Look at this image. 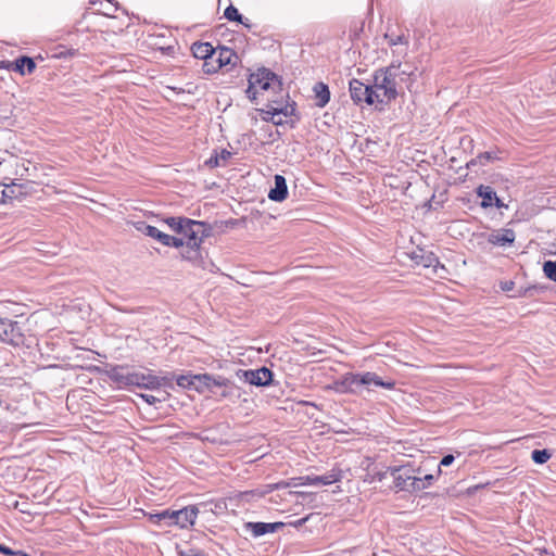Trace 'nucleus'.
I'll list each match as a JSON object with an SVG mask.
<instances>
[{
    "label": "nucleus",
    "instance_id": "393cba45",
    "mask_svg": "<svg viewBox=\"0 0 556 556\" xmlns=\"http://www.w3.org/2000/svg\"><path fill=\"white\" fill-rule=\"evenodd\" d=\"M193 378H200V379L199 380L193 379L192 390H194L199 393H203L204 391H206L208 389L207 381H210V374L193 375Z\"/></svg>",
    "mask_w": 556,
    "mask_h": 556
},
{
    "label": "nucleus",
    "instance_id": "c03bdc74",
    "mask_svg": "<svg viewBox=\"0 0 556 556\" xmlns=\"http://www.w3.org/2000/svg\"><path fill=\"white\" fill-rule=\"evenodd\" d=\"M218 156L219 161L223 162V165L225 166L229 159L231 157V152L227 149H223L220 152H215Z\"/></svg>",
    "mask_w": 556,
    "mask_h": 556
},
{
    "label": "nucleus",
    "instance_id": "c756f323",
    "mask_svg": "<svg viewBox=\"0 0 556 556\" xmlns=\"http://www.w3.org/2000/svg\"><path fill=\"white\" fill-rule=\"evenodd\" d=\"M187 219V217H167L164 222L174 232L180 233Z\"/></svg>",
    "mask_w": 556,
    "mask_h": 556
},
{
    "label": "nucleus",
    "instance_id": "f704fd0d",
    "mask_svg": "<svg viewBox=\"0 0 556 556\" xmlns=\"http://www.w3.org/2000/svg\"><path fill=\"white\" fill-rule=\"evenodd\" d=\"M174 379H176V377L169 372H166L163 376H157V380H159L157 390H160L163 387L173 389L174 388V383H173Z\"/></svg>",
    "mask_w": 556,
    "mask_h": 556
},
{
    "label": "nucleus",
    "instance_id": "a19ab883",
    "mask_svg": "<svg viewBox=\"0 0 556 556\" xmlns=\"http://www.w3.org/2000/svg\"><path fill=\"white\" fill-rule=\"evenodd\" d=\"M138 396H140L149 405H155L156 403H160L161 401L166 400V397H163V400H161L154 395L147 394V393H139Z\"/></svg>",
    "mask_w": 556,
    "mask_h": 556
},
{
    "label": "nucleus",
    "instance_id": "dca6fc26",
    "mask_svg": "<svg viewBox=\"0 0 556 556\" xmlns=\"http://www.w3.org/2000/svg\"><path fill=\"white\" fill-rule=\"evenodd\" d=\"M412 260L415 264L421 265L425 268H435L440 264V261L434 253L424 250L413 252Z\"/></svg>",
    "mask_w": 556,
    "mask_h": 556
},
{
    "label": "nucleus",
    "instance_id": "79ce46f5",
    "mask_svg": "<svg viewBox=\"0 0 556 556\" xmlns=\"http://www.w3.org/2000/svg\"><path fill=\"white\" fill-rule=\"evenodd\" d=\"M454 459L452 454L444 455L438 466V475H441V466L447 467L453 464Z\"/></svg>",
    "mask_w": 556,
    "mask_h": 556
},
{
    "label": "nucleus",
    "instance_id": "72a5a7b5",
    "mask_svg": "<svg viewBox=\"0 0 556 556\" xmlns=\"http://www.w3.org/2000/svg\"><path fill=\"white\" fill-rule=\"evenodd\" d=\"M544 275L556 282V260L555 261H545L543 264Z\"/></svg>",
    "mask_w": 556,
    "mask_h": 556
},
{
    "label": "nucleus",
    "instance_id": "8fccbe9b",
    "mask_svg": "<svg viewBox=\"0 0 556 556\" xmlns=\"http://www.w3.org/2000/svg\"><path fill=\"white\" fill-rule=\"evenodd\" d=\"M514 287V282L513 281H505L504 283H502V289L504 291H509L511 290Z\"/></svg>",
    "mask_w": 556,
    "mask_h": 556
},
{
    "label": "nucleus",
    "instance_id": "6e6552de",
    "mask_svg": "<svg viewBox=\"0 0 556 556\" xmlns=\"http://www.w3.org/2000/svg\"><path fill=\"white\" fill-rule=\"evenodd\" d=\"M237 377L252 386L266 387L269 386L273 380V372L267 367L245 370L240 369L237 371Z\"/></svg>",
    "mask_w": 556,
    "mask_h": 556
},
{
    "label": "nucleus",
    "instance_id": "3c124183",
    "mask_svg": "<svg viewBox=\"0 0 556 556\" xmlns=\"http://www.w3.org/2000/svg\"><path fill=\"white\" fill-rule=\"evenodd\" d=\"M493 205L496 206V207H502L504 204L503 202L498 199V197L496 195V199L493 200Z\"/></svg>",
    "mask_w": 556,
    "mask_h": 556
},
{
    "label": "nucleus",
    "instance_id": "ea45409f",
    "mask_svg": "<svg viewBox=\"0 0 556 556\" xmlns=\"http://www.w3.org/2000/svg\"><path fill=\"white\" fill-rule=\"evenodd\" d=\"M266 493H267V491L251 490V491L242 492V493H241V495H240V497H241V500H249L250 497H257V498H261V497H263Z\"/></svg>",
    "mask_w": 556,
    "mask_h": 556
},
{
    "label": "nucleus",
    "instance_id": "a18cd8bd",
    "mask_svg": "<svg viewBox=\"0 0 556 556\" xmlns=\"http://www.w3.org/2000/svg\"><path fill=\"white\" fill-rule=\"evenodd\" d=\"M0 553L3 555H7V556H13V555H17L18 552H15V551L11 549L10 547H8L3 544H0Z\"/></svg>",
    "mask_w": 556,
    "mask_h": 556
},
{
    "label": "nucleus",
    "instance_id": "b1692460",
    "mask_svg": "<svg viewBox=\"0 0 556 556\" xmlns=\"http://www.w3.org/2000/svg\"><path fill=\"white\" fill-rule=\"evenodd\" d=\"M390 475L389 467L386 470H377V468H372L367 470L366 475L364 476L363 481L365 483H375V482H381L387 478V476Z\"/></svg>",
    "mask_w": 556,
    "mask_h": 556
},
{
    "label": "nucleus",
    "instance_id": "603ef678",
    "mask_svg": "<svg viewBox=\"0 0 556 556\" xmlns=\"http://www.w3.org/2000/svg\"><path fill=\"white\" fill-rule=\"evenodd\" d=\"M271 121H273V123H274L275 125H282V124H283V122H282V119H281V118L276 117V116H274V115L271 116Z\"/></svg>",
    "mask_w": 556,
    "mask_h": 556
},
{
    "label": "nucleus",
    "instance_id": "39448f33",
    "mask_svg": "<svg viewBox=\"0 0 556 556\" xmlns=\"http://www.w3.org/2000/svg\"><path fill=\"white\" fill-rule=\"evenodd\" d=\"M281 86L277 75L267 68H258L249 77V86L247 89L248 98L254 101L261 91L268 89H279Z\"/></svg>",
    "mask_w": 556,
    "mask_h": 556
},
{
    "label": "nucleus",
    "instance_id": "4be33fe9",
    "mask_svg": "<svg viewBox=\"0 0 556 556\" xmlns=\"http://www.w3.org/2000/svg\"><path fill=\"white\" fill-rule=\"evenodd\" d=\"M217 61L219 62L217 64V67L223 68L224 66H227L229 64L235 63V61L238 59L235 51L230 48L220 47L216 50Z\"/></svg>",
    "mask_w": 556,
    "mask_h": 556
},
{
    "label": "nucleus",
    "instance_id": "412c9836",
    "mask_svg": "<svg viewBox=\"0 0 556 556\" xmlns=\"http://www.w3.org/2000/svg\"><path fill=\"white\" fill-rule=\"evenodd\" d=\"M313 90L316 98V105L318 108H325L330 101V91L328 86L324 83H317Z\"/></svg>",
    "mask_w": 556,
    "mask_h": 556
},
{
    "label": "nucleus",
    "instance_id": "de8ad7c7",
    "mask_svg": "<svg viewBox=\"0 0 556 556\" xmlns=\"http://www.w3.org/2000/svg\"><path fill=\"white\" fill-rule=\"evenodd\" d=\"M5 184L0 182V204H5Z\"/></svg>",
    "mask_w": 556,
    "mask_h": 556
},
{
    "label": "nucleus",
    "instance_id": "7c9ffc66",
    "mask_svg": "<svg viewBox=\"0 0 556 556\" xmlns=\"http://www.w3.org/2000/svg\"><path fill=\"white\" fill-rule=\"evenodd\" d=\"M552 457V453L546 450H533L531 453V458L535 464L543 465Z\"/></svg>",
    "mask_w": 556,
    "mask_h": 556
},
{
    "label": "nucleus",
    "instance_id": "2f4dec72",
    "mask_svg": "<svg viewBox=\"0 0 556 556\" xmlns=\"http://www.w3.org/2000/svg\"><path fill=\"white\" fill-rule=\"evenodd\" d=\"M218 63L219 62L217 61L216 49H214L212 60H205L202 64V70L205 74H214L220 70L219 67H217Z\"/></svg>",
    "mask_w": 556,
    "mask_h": 556
},
{
    "label": "nucleus",
    "instance_id": "473e14b6",
    "mask_svg": "<svg viewBox=\"0 0 556 556\" xmlns=\"http://www.w3.org/2000/svg\"><path fill=\"white\" fill-rule=\"evenodd\" d=\"M193 379L194 378L192 374H186L177 376L175 380L178 387L182 389L192 390ZM197 379L199 380L200 378Z\"/></svg>",
    "mask_w": 556,
    "mask_h": 556
},
{
    "label": "nucleus",
    "instance_id": "20e7f679",
    "mask_svg": "<svg viewBox=\"0 0 556 556\" xmlns=\"http://www.w3.org/2000/svg\"><path fill=\"white\" fill-rule=\"evenodd\" d=\"M111 379L125 387H138L150 391H156L159 384L157 375L150 369L146 372L113 369Z\"/></svg>",
    "mask_w": 556,
    "mask_h": 556
},
{
    "label": "nucleus",
    "instance_id": "0eeeda50",
    "mask_svg": "<svg viewBox=\"0 0 556 556\" xmlns=\"http://www.w3.org/2000/svg\"><path fill=\"white\" fill-rule=\"evenodd\" d=\"M0 341L14 346L24 343V334L17 321L0 318Z\"/></svg>",
    "mask_w": 556,
    "mask_h": 556
},
{
    "label": "nucleus",
    "instance_id": "5701e85b",
    "mask_svg": "<svg viewBox=\"0 0 556 556\" xmlns=\"http://www.w3.org/2000/svg\"><path fill=\"white\" fill-rule=\"evenodd\" d=\"M477 194L482 199L481 206L486 208L493 206V200L496 199V192L490 186L480 185L477 188Z\"/></svg>",
    "mask_w": 556,
    "mask_h": 556
},
{
    "label": "nucleus",
    "instance_id": "aec40b11",
    "mask_svg": "<svg viewBox=\"0 0 556 556\" xmlns=\"http://www.w3.org/2000/svg\"><path fill=\"white\" fill-rule=\"evenodd\" d=\"M384 38L388 41V45L391 47L403 46L404 48L397 50L396 52L399 55H406L408 45H409V39L407 36H405L404 34H402V35L386 34Z\"/></svg>",
    "mask_w": 556,
    "mask_h": 556
},
{
    "label": "nucleus",
    "instance_id": "ddd939ff",
    "mask_svg": "<svg viewBox=\"0 0 556 556\" xmlns=\"http://www.w3.org/2000/svg\"><path fill=\"white\" fill-rule=\"evenodd\" d=\"M361 387L370 390V387L383 388L386 390H393L395 387L394 380H383L380 376L372 371L359 372Z\"/></svg>",
    "mask_w": 556,
    "mask_h": 556
},
{
    "label": "nucleus",
    "instance_id": "4468645a",
    "mask_svg": "<svg viewBox=\"0 0 556 556\" xmlns=\"http://www.w3.org/2000/svg\"><path fill=\"white\" fill-rule=\"evenodd\" d=\"M285 526L283 522H245L244 530L253 538H260L273 533Z\"/></svg>",
    "mask_w": 556,
    "mask_h": 556
},
{
    "label": "nucleus",
    "instance_id": "9d476101",
    "mask_svg": "<svg viewBox=\"0 0 556 556\" xmlns=\"http://www.w3.org/2000/svg\"><path fill=\"white\" fill-rule=\"evenodd\" d=\"M33 191V182L29 180L14 179L11 184H5V203L12 202L13 200H23Z\"/></svg>",
    "mask_w": 556,
    "mask_h": 556
},
{
    "label": "nucleus",
    "instance_id": "c85d7f7f",
    "mask_svg": "<svg viewBox=\"0 0 556 556\" xmlns=\"http://www.w3.org/2000/svg\"><path fill=\"white\" fill-rule=\"evenodd\" d=\"M224 16L228 21L238 22V23H241V24L248 26V24H245L243 22V16L239 13L238 9L236 7H233L232 4L228 5L225 9Z\"/></svg>",
    "mask_w": 556,
    "mask_h": 556
},
{
    "label": "nucleus",
    "instance_id": "864d4df0",
    "mask_svg": "<svg viewBox=\"0 0 556 556\" xmlns=\"http://www.w3.org/2000/svg\"><path fill=\"white\" fill-rule=\"evenodd\" d=\"M17 552H18V553H17V555H21V556H30V555H28L27 553H24V552H22V551H17Z\"/></svg>",
    "mask_w": 556,
    "mask_h": 556
},
{
    "label": "nucleus",
    "instance_id": "f3484780",
    "mask_svg": "<svg viewBox=\"0 0 556 556\" xmlns=\"http://www.w3.org/2000/svg\"><path fill=\"white\" fill-rule=\"evenodd\" d=\"M288 197L286 178L282 175H275V187L270 189L268 198L275 202H281Z\"/></svg>",
    "mask_w": 556,
    "mask_h": 556
},
{
    "label": "nucleus",
    "instance_id": "37998d69",
    "mask_svg": "<svg viewBox=\"0 0 556 556\" xmlns=\"http://www.w3.org/2000/svg\"><path fill=\"white\" fill-rule=\"evenodd\" d=\"M205 165H207L208 167H212V168L213 167L224 166L223 162L219 161V159L216 155V153L212 154L210 156V159L205 161Z\"/></svg>",
    "mask_w": 556,
    "mask_h": 556
},
{
    "label": "nucleus",
    "instance_id": "423d86ee",
    "mask_svg": "<svg viewBox=\"0 0 556 556\" xmlns=\"http://www.w3.org/2000/svg\"><path fill=\"white\" fill-rule=\"evenodd\" d=\"M349 90L351 99L357 105L363 103L371 105L377 102V98H379V93L372 86L365 85L356 78L350 80Z\"/></svg>",
    "mask_w": 556,
    "mask_h": 556
},
{
    "label": "nucleus",
    "instance_id": "9b49d317",
    "mask_svg": "<svg viewBox=\"0 0 556 556\" xmlns=\"http://www.w3.org/2000/svg\"><path fill=\"white\" fill-rule=\"evenodd\" d=\"M359 374L346 372L340 379H337L331 389L337 393L356 394L361 391Z\"/></svg>",
    "mask_w": 556,
    "mask_h": 556
},
{
    "label": "nucleus",
    "instance_id": "1a4fd4ad",
    "mask_svg": "<svg viewBox=\"0 0 556 556\" xmlns=\"http://www.w3.org/2000/svg\"><path fill=\"white\" fill-rule=\"evenodd\" d=\"M342 479V470L339 468H332L325 475H306L296 478L298 483L295 485H330Z\"/></svg>",
    "mask_w": 556,
    "mask_h": 556
},
{
    "label": "nucleus",
    "instance_id": "7ed1b4c3",
    "mask_svg": "<svg viewBox=\"0 0 556 556\" xmlns=\"http://www.w3.org/2000/svg\"><path fill=\"white\" fill-rule=\"evenodd\" d=\"M205 223L188 218L185 223L181 232V238H185L186 251L182 252L185 260L195 262L200 258V247L202 244L205 233Z\"/></svg>",
    "mask_w": 556,
    "mask_h": 556
},
{
    "label": "nucleus",
    "instance_id": "4c0bfd02",
    "mask_svg": "<svg viewBox=\"0 0 556 556\" xmlns=\"http://www.w3.org/2000/svg\"><path fill=\"white\" fill-rule=\"evenodd\" d=\"M164 247H173V248H184L186 247L185 238L174 237L168 235V240L164 241Z\"/></svg>",
    "mask_w": 556,
    "mask_h": 556
},
{
    "label": "nucleus",
    "instance_id": "49530a36",
    "mask_svg": "<svg viewBox=\"0 0 556 556\" xmlns=\"http://www.w3.org/2000/svg\"><path fill=\"white\" fill-rule=\"evenodd\" d=\"M309 519V515L304 517V518H301V519H298L295 521H292L290 522V525L294 528H300L302 527L307 520Z\"/></svg>",
    "mask_w": 556,
    "mask_h": 556
},
{
    "label": "nucleus",
    "instance_id": "c9c22d12",
    "mask_svg": "<svg viewBox=\"0 0 556 556\" xmlns=\"http://www.w3.org/2000/svg\"><path fill=\"white\" fill-rule=\"evenodd\" d=\"M14 162H15V167H16L15 175L20 176L21 179L23 177L27 176L29 168H28V166H26V161L23 159H15ZM27 164L29 165L30 163L27 162Z\"/></svg>",
    "mask_w": 556,
    "mask_h": 556
},
{
    "label": "nucleus",
    "instance_id": "f8f14e48",
    "mask_svg": "<svg viewBox=\"0 0 556 556\" xmlns=\"http://www.w3.org/2000/svg\"><path fill=\"white\" fill-rule=\"evenodd\" d=\"M199 509L195 506L184 507L172 511V526L176 525L180 528L193 526L198 517Z\"/></svg>",
    "mask_w": 556,
    "mask_h": 556
},
{
    "label": "nucleus",
    "instance_id": "bb28decb",
    "mask_svg": "<svg viewBox=\"0 0 556 556\" xmlns=\"http://www.w3.org/2000/svg\"><path fill=\"white\" fill-rule=\"evenodd\" d=\"M15 64H16V70L20 71L22 74L25 73L24 72L25 67L27 70V73H31L36 67L35 61L29 56H21V58L16 59Z\"/></svg>",
    "mask_w": 556,
    "mask_h": 556
},
{
    "label": "nucleus",
    "instance_id": "a211bd4d",
    "mask_svg": "<svg viewBox=\"0 0 556 556\" xmlns=\"http://www.w3.org/2000/svg\"><path fill=\"white\" fill-rule=\"evenodd\" d=\"M136 229L143 233L144 236H148L152 239L157 240L160 243L164 244L165 240H168V235L159 230L156 227L151 226L147 224L146 222H137L135 224Z\"/></svg>",
    "mask_w": 556,
    "mask_h": 556
},
{
    "label": "nucleus",
    "instance_id": "f03ea898",
    "mask_svg": "<svg viewBox=\"0 0 556 556\" xmlns=\"http://www.w3.org/2000/svg\"><path fill=\"white\" fill-rule=\"evenodd\" d=\"M390 476L393 478L394 488L397 492L418 493L424 491L419 477L421 468H415L410 463L389 467Z\"/></svg>",
    "mask_w": 556,
    "mask_h": 556
},
{
    "label": "nucleus",
    "instance_id": "5fc2aeb1",
    "mask_svg": "<svg viewBox=\"0 0 556 556\" xmlns=\"http://www.w3.org/2000/svg\"><path fill=\"white\" fill-rule=\"evenodd\" d=\"M280 488V484H275L270 490Z\"/></svg>",
    "mask_w": 556,
    "mask_h": 556
},
{
    "label": "nucleus",
    "instance_id": "6ab92c4d",
    "mask_svg": "<svg viewBox=\"0 0 556 556\" xmlns=\"http://www.w3.org/2000/svg\"><path fill=\"white\" fill-rule=\"evenodd\" d=\"M214 47L210 42H194L191 46V51L194 58L203 60H212V54H214Z\"/></svg>",
    "mask_w": 556,
    "mask_h": 556
},
{
    "label": "nucleus",
    "instance_id": "a878e982",
    "mask_svg": "<svg viewBox=\"0 0 556 556\" xmlns=\"http://www.w3.org/2000/svg\"><path fill=\"white\" fill-rule=\"evenodd\" d=\"M172 511L173 510L165 509L156 514H151L149 518L154 523H164L166 526H172Z\"/></svg>",
    "mask_w": 556,
    "mask_h": 556
},
{
    "label": "nucleus",
    "instance_id": "cd10ccee",
    "mask_svg": "<svg viewBox=\"0 0 556 556\" xmlns=\"http://www.w3.org/2000/svg\"><path fill=\"white\" fill-rule=\"evenodd\" d=\"M230 384V380L223 376L210 375V381H207V391H213L214 388H227Z\"/></svg>",
    "mask_w": 556,
    "mask_h": 556
},
{
    "label": "nucleus",
    "instance_id": "2eb2a0df",
    "mask_svg": "<svg viewBox=\"0 0 556 556\" xmlns=\"http://www.w3.org/2000/svg\"><path fill=\"white\" fill-rule=\"evenodd\" d=\"M516 238L515 231L510 228H504L489 235L488 241L497 247H506L514 243Z\"/></svg>",
    "mask_w": 556,
    "mask_h": 556
},
{
    "label": "nucleus",
    "instance_id": "09e8293b",
    "mask_svg": "<svg viewBox=\"0 0 556 556\" xmlns=\"http://www.w3.org/2000/svg\"><path fill=\"white\" fill-rule=\"evenodd\" d=\"M479 159H480V160H485V161H491V160H493L494 157H493V155H492V153H491V152H484V153H481V154L479 155Z\"/></svg>",
    "mask_w": 556,
    "mask_h": 556
},
{
    "label": "nucleus",
    "instance_id": "e433bc0d",
    "mask_svg": "<svg viewBox=\"0 0 556 556\" xmlns=\"http://www.w3.org/2000/svg\"><path fill=\"white\" fill-rule=\"evenodd\" d=\"M294 113H295V103H292V104H287L279 109H274L271 112V115H274V116H279V115L292 116V115H294Z\"/></svg>",
    "mask_w": 556,
    "mask_h": 556
},
{
    "label": "nucleus",
    "instance_id": "f257e3e1",
    "mask_svg": "<svg viewBox=\"0 0 556 556\" xmlns=\"http://www.w3.org/2000/svg\"><path fill=\"white\" fill-rule=\"evenodd\" d=\"M400 67L401 62H393L390 66L376 71L372 87L379 93L378 103L388 104L396 99V77Z\"/></svg>",
    "mask_w": 556,
    "mask_h": 556
},
{
    "label": "nucleus",
    "instance_id": "58836bf2",
    "mask_svg": "<svg viewBox=\"0 0 556 556\" xmlns=\"http://www.w3.org/2000/svg\"><path fill=\"white\" fill-rule=\"evenodd\" d=\"M440 475H432L428 473L424 477H419L420 484L424 485V490L428 489L432 485L433 481L439 477Z\"/></svg>",
    "mask_w": 556,
    "mask_h": 556
}]
</instances>
